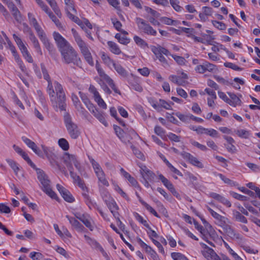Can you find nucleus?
<instances>
[{
  "mask_svg": "<svg viewBox=\"0 0 260 260\" xmlns=\"http://www.w3.org/2000/svg\"><path fill=\"white\" fill-rule=\"evenodd\" d=\"M53 37L63 61L67 64L73 63L81 67L82 61L77 52L70 43L58 32L54 31Z\"/></svg>",
  "mask_w": 260,
  "mask_h": 260,
  "instance_id": "obj_1",
  "label": "nucleus"
},
{
  "mask_svg": "<svg viewBox=\"0 0 260 260\" xmlns=\"http://www.w3.org/2000/svg\"><path fill=\"white\" fill-rule=\"evenodd\" d=\"M56 96H55V91L53 87L47 89V92L50 97L51 105L55 111H57L58 109L60 111H65L66 104V94L62 85L57 81L53 83Z\"/></svg>",
  "mask_w": 260,
  "mask_h": 260,
  "instance_id": "obj_2",
  "label": "nucleus"
},
{
  "mask_svg": "<svg viewBox=\"0 0 260 260\" xmlns=\"http://www.w3.org/2000/svg\"><path fill=\"white\" fill-rule=\"evenodd\" d=\"M71 31L74 40L80 49L81 53L84 56V59L88 63L89 65L93 66L94 65V62L90 51V47L89 45L83 40L81 36L74 28H72Z\"/></svg>",
  "mask_w": 260,
  "mask_h": 260,
  "instance_id": "obj_3",
  "label": "nucleus"
},
{
  "mask_svg": "<svg viewBox=\"0 0 260 260\" xmlns=\"http://www.w3.org/2000/svg\"><path fill=\"white\" fill-rule=\"evenodd\" d=\"M34 169L36 171L37 178L41 184V187L42 190L52 199L58 200V198L57 196L52 190L51 181L48 175L41 169L36 167V169Z\"/></svg>",
  "mask_w": 260,
  "mask_h": 260,
  "instance_id": "obj_4",
  "label": "nucleus"
},
{
  "mask_svg": "<svg viewBox=\"0 0 260 260\" xmlns=\"http://www.w3.org/2000/svg\"><path fill=\"white\" fill-rule=\"evenodd\" d=\"M64 121L68 134L71 138L77 139L81 133L77 125L73 122L71 117L69 115L64 116Z\"/></svg>",
  "mask_w": 260,
  "mask_h": 260,
  "instance_id": "obj_5",
  "label": "nucleus"
},
{
  "mask_svg": "<svg viewBox=\"0 0 260 260\" xmlns=\"http://www.w3.org/2000/svg\"><path fill=\"white\" fill-rule=\"evenodd\" d=\"M42 147L44 153L50 162V165L53 168H59L60 166L58 161V157L57 154L54 151V150L44 145H42Z\"/></svg>",
  "mask_w": 260,
  "mask_h": 260,
  "instance_id": "obj_6",
  "label": "nucleus"
},
{
  "mask_svg": "<svg viewBox=\"0 0 260 260\" xmlns=\"http://www.w3.org/2000/svg\"><path fill=\"white\" fill-rule=\"evenodd\" d=\"M136 23L138 27L143 30V31L147 34L155 36L156 35V31L154 30L152 26L147 23L144 19L137 17L136 18Z\"/></svg>",
  "mask_w": 260,
  "mask_h": 260,
  "instance_id": "obj_7",
  "label": "nucleus"
},
{
  "mask_svg": "<svg viewBox=\"0 0 260 260\" xmlns=\"http://www.w3.org/2000/svg\"><path fill=\"white\" fill-rule=\"evenodd\" d=\"M63 159L65 164H73L78 171L81 173L82 168L80 163L78 161L75 155L69 153H64Z\"/></svg>",
  "mask_w": 260,
  "mask_h": 260,
  "instance_id": "obj_8",
  "label": "nucleus"
},
{
  "mask_svg": "<svg viewBox=\"0 0 260 260\" xmlns=\"http://www.w3.org/2000/svg\"><path fill=\"white\" fill-rule=\"evenodd\" d=\"M184 159H187L189 162L192 165L196 166L199 168H203V164L199 161L196 157H194L189 153L183 151L180 153Z\"/></svg>",
  "mask_w": 260,
  "mask_h": 260,
  "instance_id": "obj_9",
  "label": "nucleus"
},
{
  "mask_svg": "<svg viewBox=\"0 0 260 260\" xmlns=\"http://www.w3.org/2000/svg\"><path fill=\"white\" fill-rule=\"evenodd\" d=\"M56 188L66 201L69 203H72L75 201L74 198L70 192L62 186L57 184Z\"/></svg>",
  "mask_w": 260,
  "mask_h": 260,
  "instance_id": "obj_10",
  "label": "nucleus"
},
{
  "mask_svg": "<svg viewBox=\"0 0 260 260\" xmlns=\"http://www.w3.org/2000/svg\"><path fill=\"white\" fill-rule=\"evenodd\" d=\"M41 41L43 43L45 48L48 50L50 53H52L55 51V49L52 44H51L47 38L44 31L42 34L38 35Z\"/></svg>",
  "mask_w": 260,
  "mask_h": 260,
  "instance_id": "obj_11",
  "label": "nucleus"
},
{
  "mask_svg": "<svg viewBox=\"0 0 260 260\" xmlns=\"http://www.w3.org/2000/svg\"><path fill=\"white\" fill-rule=\"evenodd\" d=\"M66 217L69 220L73 229L78 232H83L86 231L84 226L74 217H71L68 215H67Z\"/></svg>",
  "mask_w": 260,
  "mask_h": 260,
  "instance_id": "obj_12",
  "label": "nucleus"
},
{
  "mask_svg": "<svg viewBox=\"0 0 260 260\" xmlns=\"http://www.w3.org/2000/svg\"><path fill=\"white\" fill-rule=\"evenodd\" d=\"M22 141L26 144V145L38 156H42L43 154L41 151L37 147L35 142L29 139L28 138L23 136L22 137Z\"/></svg>",
  "mask_w": 260,
  "mask_h": 260,
  "instance_id": "obj_13",
  "label": "nucleus"
},
{
  "mask_svg": "<svg viewBox=\"0 0 260 260\" xmlns=\"http://www.w3.org/2000/svg\"><path fill=\"white\" fill-rule=\"evenodd\" d=\"M27 15L29 24L34 27L37 33V35H38L40 34H42V32L44 31L39 25L34 15L30 12L28 13Z\"/></svg>",
  "mask_w": 260,
  "mask_h": 260,
  "instance_id": "obj_14",
  "label": "nucleus"
},
{
  "mask_svg": "<svg viewBox=\"0 0 260 260\" xmlns=\"http://www.w3.org/2000/svg\"><path fill=\"white\" fill-rule=\"evenodd\" d=\"M11 12H12V15L14 17L15 20L19 23H21L23 21V18L20 12L17 8V7L13 4L11 3L8 6Z\"/></svg>",
  "mask_w": 260,
  "mask_h": 260,
  "instance_id": "obj_15",
  "label": "nucleus"
},
{
  "mask_svg": "<svg viewBox=\"0 0 260 260\" xmlns=\"http://www.w3.org/2000/svg\"><path fill=\"white\" fill-rule=\"evenodd\" d=\"M89 111L103 124L105 126H108V123L107 122L103 112L99 111L95 106H94L93 108L91 109V110Z\"/></svg>",
  "mask_w": 260,
  "mask_h": 260,
  "instance_id": "obj_16",
  "label": "nucleus"
},
{
  "mask_svg": "<svg viewBox=\"0 0 260 260\" xmlns=\"http://www.w3.org/2000/svg\"><path fill=\"white\" fill-rule=\"evenodd\" d=\"M141 174L144 180L152 181L155 176V174L148 169L146 166L141 168Z\"/></svg>",
  "mask_w": 260,
  "mask_h": 260,
  "instance_id": "obj_17",
  "label": "nucleus"
},
{
  "mask_svg": "<svg viewBox=\"0 0 260 260\" xmlns=\"http://www.w3.org/2000/svg\"><path fill=\"white\" fill-rule=\"evenodd\" d=\"M29 39L31 42L36 51L41 55H42V51L39 44V41L34 33L28 36Z\"/></svg>",
  "mask_w": 260,
  "mask_h": 260,
  "instance_id": "obj_18",
  "label": "nucleus"
},
{
  "mask_svg": "<svg viewBox=\"0 0 260 260\" xmlns=\"http://www.w3.org/2000/svg\"><path fill=\"white\" fill-rule=\"evenodd\" d=\"M228 94L230 96L229 104L234 107L241 105V101L235 94L231 92H228Z\"/></svg>",
  "mask_w": 260,
  "mask_h": 260,
  "instance_id": "obj_19",
  "label": "nucleus"
},
{
  "mask_svg": "<svg viewBox=\"0 0 260 260\" xmlns=\"http://www.w3.org/2000/svg\"><path fill=\"white\" fill-rule=\"evenodd\" d=\"M80 221L90 231L93 230L94 226L92 223V220L88 214H85Z\"/></svg>",
  "mask_w": 260,
  "mask_h": 260,
  "instance_id": "obj_20",
  "label": "nucleus"
},
{
  "mask_svg": "<svg viewBox=\"0 0 260 260\" xmlns=\"http://www.w3.org/2000/svg\"><path fill=\"white\" fill-rule=\"evenodd\" d=\"M117 73L123 78H126L128 76V72L119 63H115L113 67Z\"/></svg>",
  "mask_w": 260,
  "mask_h": 260,
  "instance_id": "obj_21",
  "label": "nucleus"
},
{
  "mask_svg": "<svg viewBox=\"0 0 260 260\" xmlns=\"http://www.w3.org/2000/svg\"><path fill=\"white\" fill-rule=\"evenodd\" d=\"M72 99L74 103V104L75 105L78 110L80 111L83 115H85V114L87 113V112L85 110L83 107H81L80 101L78 96L75 94H73L72 95Z\"/></svg>",
  "mask_w": 260,
  "mask_h": 260,
  "instance_id": "obj_22",
  "label": "nucleus"
},
{
  "mask_svg": "<svg viewBox=\"0 0 260 260\" xmlns=\"http://www.w3.org/2000/svg\"><path fill=\"white\" fill-rule=\"evenodd\" d=\"M107 44L109 47L110 51L116 55L121 53V51L117 44L112 41H108Z\"/></svg>",
  "mask_w": 260,
  "mask_h": 260,
  "instance_id": "obj_23",
  "label": "nucleus"
},
{
  "mask_svg": "<svg viewBox=\"0 0 260 260\" xmlns=\"http://www.w3.org/2000/svg\"><path fill=\"white\" fill-rule=\"evenodd\" d=\"M79 94L82 102L84 103L89 110H91V109L93 108L94 106L90 102V100L85 94L81 91H79Z\"/></svg>",
  "mask_w": 260,
  "mask_h": 260,
  "instance_id": "obj_24",
  "label": "nucleus"
},
{
  "mask_svg": "<svg viewBox=\"0 0 260 260\" xmlns=\"http://www.w3.org/2000/svg\"><path fill=\"white\" fill-rule=\"evenodd\" d=\"M101 58L104 63L109 68H111V66L113 67L114 64L115 63L114 61L108 55L104 52L101 53Z\"/></svg>",
  "mask_w": 260,
  "mask_h": 260,
  "instance_id": "obj_25",
  "label": "nucleus"
},
{
  "mask_svg": "<svg viewBox=\"0 0 260 260\" xmlns=\"http://www.w3.org/2000/svg\"><path fill=\"white\" fill-rule=\"evenodd\" d=\"M233 218L235 220L244 223H247L248 221L246 218L243 216L239 211L236 210L233 211Z\"/></svg>",
  "mask_w": 260,
  "mask_h": 260,
  "instance_id": "obj_26",
  "label": "nucleus"
},
{
  "mask_svg": "<svg viewBox=\"0 0 260 260\" xmlns=\"http://www.w3.org/2000/svg\"><path fill=\"white\" fill-rule=\"evenodd\" d=\"M41 69L43 74L44 78L45 80H46L48 82V86L47 87V89H49L50 87V88L53 87L54 86V85L52 84V83L50 79V77L49 74H48L47 71L44 65L41 64Z\"/></svg>",
  "mask_w": 260,
  "mask_h": 260,
  "instance_id": "obj_27",
  "label": "nucleus"
},
{
  "mask_svg": "<svg viewBox=\"0 0 260 260\" xmlns=\"http://www.w3.org/2000/svg\"><path fill=\"white\" fill-rule=\"evenodd\" d=\"M46 1L48 3V4L50 6V7L52 9V10L55 13V14L56 15H57L58 17H60L61 16V12L56 4L55 1V0H46Z\"/></svg>",
  "mask_w": 260,
  "mask_h": 260,
  "instance_id": "obj_28",
  "label": "nucleus"
},
{
  "mask_svg": "<svg viewBox=\"0 0 260 260\" xmlns=\"http://www.w3.org/2000/svg\"><path fill=\"white\" fill-rule=\"evenodd\" d=\"M115 38L118 40V42L123 45H127L130 42V39L122 34L117 33L115 35Z\"/></svg>",
  "mask_w": 260,
  "mask_h": 260,
  "instance_id": "obj_29",
  "label": "nucleus"
},
{
  "mask_svg": "<svg viewBox=\"0 0 260 260\" xmlns=\"http://www.w3.org/2000/svg\"><path fill=\"white\" fill-rule=\"evenodd\" d=\"M84 238L87 242L92 247L98 249L101 246L96 240L91 239L86 235H84Z\"/></svg>",
  "mask_w": 260,
  "mask_h": 260,
  "instance_id": "obj_30",
  "label": "nucleus"
},
{
  "mask_svg": "<svg viewBox=\"0 0 260 260\" xmlns=\"http://www.w3.org/2000/svg\"><path fill=\"white\" fill-rule=\"evenodd\" d=\"M158 179L161 181L163 184L169 189L170 190L171 188L174 186L173 184L164 176L162 174H159L158 175Z\"/></svg>",
  "mask_w": 260,
  "mask_h": 260,
  "instance_id": "obj_31",
  "label": "nucleus"
},
{
  "mask_svg": "<svg viewBox=\"0 0 260 260\" xmlns=\"http://www.w3.org/2000/svg\"><path fill=\"white\" fill-rule=\"evenodd\" d=\"M169 79L173 82L179 85H182L185 83V81L180 77L176 75H171Z\"/></svg>",
  "mask_w": 260,
  "mask_h": 260,
  "instance_id": "obj_32",
  "label": "nucleus"
},
{
  "mask_svg": "<svg viewBox=\"0 0 260 260\" xmlns=\"http://www.w3.org/2000/svg\"><path fill=\"white\" fill-rule=\"evenodd\" d=\"M235 132L238 136L242 138L248 139L250 135V132L245 129H238Z\"/></svg>",
  "mask_w": 260,
  "mask_h": 260,
  "instance_id": "obj_33",
  "label": "nucleus"
},
{
  "mask_svg": "<svg viewBox=\"0 0 260 260\" xmlns=\"http://www.w3.org/2000/svg\"><path fill=\"white\" fill-rule=\"evenodd\" d=\"M105 203L106 204L108 208H109L110 211H112L114 210H119V207L117 204H116V202L113 198L110 200L109 202H107Z\"/></svg>",
  "mask_w": 260,
  "mask_h": 260,
  "instance_id": "obj_34",
  "label": "nucleus"
},
{
  "mask_svg": "<svg viewBox=\"0 0 260 260\" xmlns=\"http://www.w3.org/2000/svg\"><path fill=\"white\" fill-rule=\"evenodd\" d=\"M6 161L11 167V168L13 170L15 174L17 175L18 172L20 170L18 167V165L15 161L11 159H7Z\"/></svg>",
  "mask_w": 260,
  "mask_h": 260,
  "instance_id": "obj_35",
  "label": "nucleus"
},
{
  "mask_svg": "<svg viewBox=\"0 0 260 260\" xmlns=\"http://www.w3.org/2000/svg\"><path fill=\"white\" fill-rule=\"evenodd\" d=\"M138 243L140 245V246L144 249L146 251V252L149 253L150 252L153 253V250L152 249V248L147 245L145 243H144L140 238H138L137 239Z\"/></svg>",
  "mask_w": 260,
  "mask_h": 260,
  "instance_id": "obj_36",
  "label": "nucleus"
},
{
  "mask_svg": "<svg viewBox=\"0 0 260 260\" xmlns=\"http://www.w3.org/2000/svg\"><path fill=\"white\" fill-rule=\"evenodd\" d=\"M58 144L64 151H67L69 149V144L64 138L59 139L58 141Z\"/></svg>",
  "mask_w": 260,
  "mask_h": 260,
  "instance_id": "obj_37",
  "label": "nucleus"
},
{
  "mask_svg": "<svg viewBox=\"0 0 260 260\" xmlns=\"http://www.w3.org/2000/svg\"><path fill=\"white\" fill-rule=\"evenodd\" d=\"M134 40L136 44L141 48H145L148 46L147 43L143 39L137 36L134 37Z\"/></svg>",
  "mask_w": 260,
  "mask_h": 260,
  "instance_id": "obj_38",
  "label": "nucleus"
},
{
  "mask_svg": "<svg viewBox=\"0 0 260 260\" xmlns=\"http://www.w3.org/2000/svg\"><path fill=\"white\" fill-rule=\"evenodd\" d=\"M66 6V11H72L75 13H76V10L75 8V7L73 5V1L71 0H64Z\"/></svg>",
  "mask_w": 260,
  "mask_h": 260,
  "instance_id": "obj_39",
  "label": "nucleus"
},
{
  "mask_svg": "<svg viewBox=\"0 0 260 260\" xmlns=\"http://www.w3.org/2000/svg\"><path fill=\"white\" fill-rule=\"evenodd\" d=\"M88 158L91 164L93 169H94V172H99L100 171H103L102 168L100 165L93 158L91 157L88 156Z\"/></svg>",
  "mask_w": 260,
  "mask_h": 260,
  "instance_id": "obj_40",
  "label": "nucleus"
},
{
  "mask_svg": "<svg viewBox=\"0 0 260 260\" xmlns=\"http://www.w3.org/2000/svg\"><path fill=\"white\" fill-rule=\"evenodd\" d=\"M89 91L90 93L93 94L95 101L101 98L99 92L93 85H90L89 88Z\"/></svg>",
  "mask_w": 260,
  "mask_h": 260,
  "instance_id": "obj_41",
  "label": "nucleus"
},
{
  "mask_svg": "<svg viewBox=\"0 0 260 260\" xmlns=\"http://www.w3.org/2000/svg\"><path fill=\"white\" fill-rule=\"evenodd\" d=\"M13 56L14 57L15 60L17 62L18 65L19 66V68H20L22 72H24L26 70V68L23 61L20 59L19 55L17 53H16L15 55H14Z\"/></svg>",
  "mask_w": 260,
  "mask_h": 260,
  "instance_id": "obj_42",
  "label": "nucleus"
},
{
  "mask_svg": "<svg viewBox=\"0 0 260 260\" xmlns=\"http://www.w3.org/2000/svg\"><path fill=\"white\" fill-rule=\"evenodd\" d=\"M101 196L105 203L109 202L110 200L112 199L109 192L105 189L101 190Z\"/></svg>",
  "mask_w": 260,
  "mask_h": 260,
  "instance_id": "obj_43",
  "label": "nucleus"
},
{
  "mask_svg": "<svg viewBox=\"0 0 260 260\" xmlns=\"http://www.w3.org/2000/svg\"><path fill=\"white\" fill-rule=\"evenodd\" d=\"M171 257L174 260H189L184 255L179 252H173Z\"/></svg>",
  "mask_w": 260,
  "mask_h": 260,
  "instance_id": "obj_44",
  "label": "nucleus"
},
{
  "mask_svg": "<svg viewBox=\"0 0 260 260\" xmlns=\"http://www.w3.org/2000/svg\"><path fill=\"white\" fill-rule=\"evenodd\" d=\"M217 176H218L225 183L229 184L231 186L235 185V182L230 179L229 178H226L225 176L221 174H217L216 175Z\"/></svg>",
  "mask_w": 260,
  "mask_h": 260,
  "instance_id": "obj_45",
  "label": "nucleus"
},
{
  "mask_svg": "<svg viewBox=\"0 0 260 260\" xmlns=\"http://www.w3.org/2000/svg\"><path fill=\"white\" fill-rule=\"evenodd\" d=\"M154 132L157 135L163 139L166 137L165 131L160 126L157 125L154 127Z\"/></svg>",
  "mask_w": 260,
  "mask_h": 260,
  "instance_id": "obj_46",
  "label": "nucleus"
},
{
  "mask_svg": "<svg viewBox=\"0 0 260 260\" xmlns=\"http://www.w3.org/2000/svg\"><path fill=\"white\" fill-rule=\"evenodd\" d=\"M161 20L162 22L167 25H176L179 23L177 21L173 20L166 17H162Z\"/></svg>",
  "mask_w": 260,
  "mask_h": 260,
  "instance_id": "obj_47",
  "label": "nucleus"
},
{
  "mask_svg": "<svg viewBox=\"0 0 260 260\" xmlns=\"http://www.w3.org/2000/svg\"><path fill=\"white\" fill-rule=\"evenodd\" d=\"M96 68L100 77L103 78L106 81H107L108 80H109V79L111 78L105 73V72L102 68L99 67V65H96Z\"/></svg>",
  "mask_w": 260,
  "mask_h": 260,
  "instance_id": "obj_48",
  "label": "nucleus"
},
{
  "mask_svg": "<svg viewBox=\"0 0 260 260\" xmlns=\"http://www.w3.org/2000/svg\"><path fill=\"white\" fill-rule=\"evenodd\" d=\"M212 23L214 26H215L216 28H218L220 30H225L226 29V25L220 21H216V20H213L212 21Z\"/></svg>",
  "mask_w": 260,
  "mask_h": 260,
  "instance_id": "obj_49",
  "label": "nucleus"
},
{
  "mask_svg": "<svg viewBox=\"0 0 260 260\" xmlns=\"http://www.w3.org/2000/svg\"><path fill=\"white\" fill-rule=\"evenodd\" d=\"M20 155H21L23 158L26 161L27 164H29L31 168L33 169H36V166L32 162L27 153H26L25 152H23Z\"/></svg>",
  "mask_w": 260,
  "mask_h": 260,
  "instance_id": "obj_50",
  "label": "nucleus"
},
{
  "mask_svg": "<svg viewBox=\"0 0 260 260\" xmlns=\"http://www.w3.org/2000/svg\"><path fill=\"white\" fill-rule=\"evenodd\" d=\"M224 67H225L226 68H231L235 71H241L243 70L242 68H240L236 64H235L233 63H232V62H225V63H224Z\"/></svg>",
  "mask_w": 260,
  "mask_h": 260,
  "instance_id": "obj_51",
  "label": "nucleus"
},
{
  "mask_svg": "<svg viewBox=\"0 0 260 260\" xmlns=\"http://www.w3.org/2000/svg\"><path fill=\"white\" fill-rule=\"evenodd\" d=\"M131 148L133 150L134 154L136 155L137 157L141 159H143L144 158V154L139 149H137L134 146H132Z\"/></svg>",
  "mask_w": 260,
  "mask_h": 260,
  "instance_id": "obj_52",
  "label": "nucleus"
},
{
  "mask_svg": "<svg viewBox=\"0 0 260 260\" xmlns=\"http://www.w3.org/2000/svg\"><path fill=\"white\" fill-rule=\"evenodd\" d=\"M170 4L172 7L178 12L182 10V8L179 5V2L178 0H170Z\"/></svg>",
  "mask_w": 260,
  "mask_h": 260,
  "instance_id": "obj_53",
  "label": "nucleus"
},
{
  "mask_svg": "<svg viewBox=\"0 0 260 260\" xmlns=\"http://www.w3.org/2000/svg\"><path fill=\"white\" fill-rule=\"evenodd\" d=\"M190 143L194 146L197 147L200 150L206 151L208 149L205 145L200 144L199 142L194 140H191L190 141Z\"/></svg>",
  "mask_w": 260,
  "mask_h": 260,
  "instance_id": "obj_54",
  "label": "nucleus"
},
{
  "mask_svg": "<svg viewBox=\"0 0 260 260\" xmlns=\"http://www.w3.org/2000/svg\"><path fill=\"white\" fill-rule=\"evenodd\" d=\"M216 219L218 221V223L217 224L218 225L223 227L226 225V221L228 220V218L220 215L216 218Z\"/></svg>",
  "mask_w": 260,
  "mask_h": 260,
  "instance_id": "obj_55",
  "label": "nucleus"
},
{
  "mask_svg": "<svg viewBox=\"0 0 260 260\" xmlns=\"http://www.w3.org/2000/svg\"><path fill=\"white\" fill-rule=\"evenodd\" d=\"M205 134L209 135L212 137H217L218 133L217 131L213 128H206Z\"/></svg>",
  "mask_w": 260,
  "mask_h": 260,
  "instance_id": "obj_56",
  "label": "nucleus"
},
{
  "mask_svg": "<svg viewBox=\"0 0 260 260\" xmlns=\"http://www.w3.org/2000/svg\"><path fill=\"white\" fill-rule=\"evenodd\" d=\"M136 218L137 220L141 222L144 226L148 228V229H150V227L149 226L147 221L144 219L138 213H136Z\"/></svg>",
  "mask_w": 260,
  "mask_h": 260,
  "instance_id": "obj_57",
  "label": "nucleus"
},
{
  "mask_svg": "<svg viewBox=\"0 0 260 260\" xmlns=\"http://www.w3.org/2000/svg\"><path fill=\"white\" fill-rule=\"evenodd\" d=\"M172 57L174 59V60L177 62L178 64L181 66L185 64L186 60L184 57L176 55H172Z\"/></svg>",
  "mask_w": 260,
  "mask_h": 260,
  "instance_id": "obj_58",
  "label": "nucleus"
},
{
  "mask_svg": "<svg viewBox=\"0 0 260 260\" xmlns=\"http://www.w3.org/2000/svg\"><path fill=\"white\" fill-rule=\"evenodd\" d=\"M204 66L205 67V72L206 71L212 72L215 69L216 66L210 63L207 61H205L203 63Z\"/></svg>",
  "mask_w": 260,
  "mask_h": 260,
  "instance_id": "obj_59",
  "label": "nucleus"
},
{
  "mask_svg": "<svg viewBox=\"0 0 260 260\" xmlns=\"http://www.w3.org/2000/svg\"><path fill=\"white\" fill-rule=\"evenodd\" d=\"M145 10L147 13H150L154 17L157 18L160 16V14L158 12H157L155 10L152 9L151 8L145 6Z\"/></svg>",
  "mask_w": 260,
  "mask_h": 260,
  "instance_id": "obj_60",
  "label": "nucleus"
},
{
  "mask_svg": "<svg viewBox=\"0 0 260 260\" xmlns=\"http://www.w3.org/2000/svg\"><path fill=\"white\" fill-rule=\"evenodd\" d=\"M109 86L111 87V88L114 90L115 93H118L119 94H121L120 90L117 88V87L115 85L113 80L110 78L107 81Z\"/></svg>",
  "mask_w": 260,
  "mask_h": 260,
  "instance_id": "obj_61",
  "label": "nucleus"
},
{
  "mask_svg": "<svg viewBox=\"0 0 260 260\" xmlns=\"http://www.w3.org/2000/svg\"><path fill=\"white\" fill-rule=\"evenodd\" d=\"M29 256L32 260H41L43 255L40 252H31L29 254Z\"/></svg>",
  "mask_w": 260,
  "mask_h": 260,
  "instance_id": "obj_62",
  "label": "nucleus"
},
{
  "mask_svg": "<svg viewBox=\"0 0 260 260\" xmlns=\"http://www.w3.org/2000/svg\"><path fill=\"white\" fill-rule=\"evenodd\" d=\"M167 136L169 138V139L172 141H174L175 142H180V138H181L180 137L175 135L174 133H169L167 135Z\"/></svg>",
  "mask_w": 260,
  "mask_h": 260,
  "instance_id": "obj_63",
  "label": "nucleus"
},
{
  "mask_svg": "<svg viewBox=\"0 0 260 260\" xmlns=\"http://www.w3.org/2000/svg\"><path fill=\"white\" fill-rule=\"evenodd\" d=\"M112 22L116 30L121 31V23L116 18H111Z\"/></svg>",
  "mask_w": 260,
  "mask_h": 260,
  "instance_id": "obj_64",
  "label": "nucleus"
}]
</instances>
